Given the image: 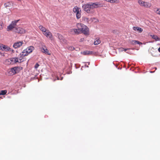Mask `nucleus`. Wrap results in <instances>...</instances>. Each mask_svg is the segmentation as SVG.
Returning <instances> with one entry per match:
<instances>
[{
    "label": "nucleus",
    "mask_w": 160,
    "mask_h": 160,
    "mask_svg": "<svg viewBox=\"0 0 160 160\" xmlns=\"http://www.w3.org/2000/svg\"><path fill=\"white\" fill-rule=\"evenodd\" d=\"M41 51L45 53L46 54L50 55H51V53L45 47L44 48L43 47L40 48Z\"/></svg>",
    "instance_id": "9"
},
{
    "label": "nucleus",
    "mask_w": 160,
    "mask_h": 160,
    "mask_svg": "<svg viewBox=\"0 0 160 160\" xmlns=\"http://www.w3.org/2000/svg\"><path fill=\"white\" fill-rule=\"evenodd\" d=\"M158 50L160 52V47L158 48Z\"/></svg>",
    "instance_id": "34"
},
{
    "label": "nucleus",
    "mask_w": 160,
    "mask_h": 160,
    "mask_svg": "<svg viewBox=\"0 0 160 160\" xmlns=\"http://www.w3.org/2000/svg\"><path fill=\"white\" fill-rule=\"evenodd\" d=\"M58 36L59 39L60 40L61 42L62 41H64V39L63 38V36L61 34L59 33H58L57 34Z\"/></svg>",
    "instance_id": "21"
},
{
    "label": "nucleus",
    "mask_w": 160,
    "mask_h": 160,
    "mask_svg": "<svg viewBox=\"0 0 160 160\" xmlns=\"http://www.w3.org/2000/svg\"><path fill=\"white\" fill-rule=\"evenodd\" d=\"M16 62H17V59L12 58L5 60L4 63L6 65H9L14 64L16 63Z\"/></svg>",
    "instance_id": "5"
},
{
    "label": "nucleus",
    "mask_w": 160,
    "mask_h": 160,
    "mask_svg": "<svg viewBox=\"0 0 160 160\" xmlns=\"http://www.w3.org/2000/svg\"><path fill=\"white\" fill-rule=\"evenodd\" d=\"M19 20H17L12 21L11 23L7 27V31L9 32L14 29V32L16 33L20 34L25 33V31L24 29L17 26V24Z\"/></svg>",
    "instance_id": "1"
},
{
    "label": "nucleus",
    "mask_w": 160,
    "mask_h": 160,
    "mask_svg": "<svg viewBox=\"0 0 160 160\" xmlns=\"http://www.w3.org/2000/svg\"><path fill=\"white\" fill-rule=\"evenodd\" d=\"M98 5H99V4H98ZM99 5H100V4H99ZM98 5H98V6L99 7Z\"/></svg>",
    "instance_id": "35"
},
{
    "label": "nucleus",
    "mask_w": 160,
    "mask_h": 160,
    "mask_svg": "<svg viewBox=\"0 0 160 160\" xmlns=\"http://www.w3.org/2000/svg\"><path fill=\"white\" fill-rule=\"evenodd\" d=\"M26 49L29 54L32 52L33 50L34 49V47L33 46H30L28 47Z\"/></svg>",
    "instance_id": "13"
},
{
    "label": "nucleus",
    "mask_w": 160,
    "mask_h": 160,
    "mask_svg": "<svg viewBox=\"0 0 160 160\" xmlns=\"http://www.w3.org/2000/svg\"><path fill=\"white\" fill-rule=\"evenodd\" d=\"M23 43L22 41H19L14 43L13 47L15 49L20 48Z\"/></svg>",
    "instance_id": "7"
},
{
    "label": "nucleus",
    "mask_w": 160,
    "mask_h": 160,
    "mask_svg": "<svg viewBox=\"0 0 160 160\" xmlns=\"http://www.w3.org/2000/svg\"><path fill=\"white\" fill-rule=\"evenodd\" d=\"M0 50L6 52L11 51L12 53H14V50L13 49L11 48L8 46L3 44L2 45Z\"/></svg>",
    "instance_id": "6"
},
{
    "label": "nucleus",
    "mask_w": 160,
    "mask_h": 160,
    "mask_svg": "<svg viewBox=\"0 0 160 160\" xmlns=\"http://www.w3.org/2000/svg\"><path fill=\"white\" fill-rule=\"evenodd\" d=\"M152 38L153 39H154L156 41H160V38H158L157 36L156 35H151V36Z\"/></svg>",
    "instance_id": "25"
},
{
    "label": "nucleus",
    "mask_w": 160,
    "mask_h": 160,
    "mask_svg": "<svg viewBox=\"0 0 160 160\" xmlns=\"http://www.w3.org/2000/svg\"><path fill=\"white\" fill-rule=\"evenodd\" d=\"M69 49L70 50H71V51H72L73 50L74 48V47H73V46H70L69 47Z\"/></svg>",
    "instance_id": "32"
},
{
    "label": "nucleus",
    "mask_w": 160,
    "mask_h": 160,
    "mask_svg": "<svg viewBox=\"0 0 160 160\" xmlns=\"http://www.w3.org/2000/svg\"><path fill=\"white\" fill-rule=\"evenodd\" d=\"M6 90H1L0 91V95H4L7 93Z\"/></svg>",
    "instance_id": "28"
},
{
    "label": "nucleus",
    "mask_w": 160,
    "mask_h": 160,
    "mask_svg": "<svg viewBox=\"0 0 160 160\" xmlns=\"http://www.w3.org/2000/svg\"><path fill=\"white\" fill-rule=\"evenodd\" d=\"M14 68L15 69L16 73L19 72L22 69V68L20 67H14Z\"/></svg>",
    "instance_id": "19"
},
{
    "label": "nucleus",
    "mask_w": 160,
    "mask_h": 160,
    "mask_svg": "<svg viewBox=\"0 0 160 160\" xmlns=\"http://www.w3.org/2000/svg\"><path fill=\"white\" fill-rule=\"evenodd\" d=\"M39 66V65L38 63H37L35 65L34 68L35 69H37V68Z\"/></svg>",
    "instance_id": "33"
},
{
    "label": "nucleus",
    "mask_w": 160,
    "mask_h": 160,
    "mask_svg": "<svg viewBox=\"0 0 160 160\" xmlns=\"http://www.w3.org/2000/svg\"><path fill=\"white\" fill-rule=\"evenodd\" d=\"M83 21L85 22L89 23V18L86 17H84L83 18Z\"/></svg>",
    "instance_id": "29"
},
{
    "label": "nucleus",
    "mask_w": 160,
    "mask_h": 160,
    "mask_svg": "<svg viewBox=\"0 0 160 160\" xmlns=\"http://www.w3.org/2000/svg\"><path fill=\"white\" fill-rule=\"evenodd\" d=\"M20 56V57L18 58H16L17 59V62H21L24 61V59L23 58L24 57H22V55Z\"/></svg>",
    "instance_id": "11"
},
{
    "label": "nucleus",
    "mask_w": 160,
    "mask_h": 160,
    "mask_svg": "<svg viewBox=\"0 0 160 160\" xmlns=\"http://www.w3.org/2000/svg\"><path fill=\"white\" fill-rule=\"evenodd\" d=\"M70 33L72 34H78L80 33V31L78 30V28L77 29H73L70 30Z\"/></svg>",
    "instance_id": "10"
},
{
    "label": "nucleus",
    "mask_w": 160,
    "mask_h": 160,
    "mask_svg": "<svg viewBox=\"0 0 160 160\" xmlns=\"http://www.w3.org/2000/svg\"><path fill=\"white\" fill-rule=\"evenodd\" d=\"M92 53V52L88 51H86L82 52V54L84 55H89Z\"/></svg>",
    "instance_id": "24"
},
{
    "label": "nucleus",
    "mask_w": 160,
    "mask_h": 160,
    "mask_svg": "<svg viewBox=\"0 0 160 160\" xmlns=\"http://www.w3.org/2000/svg\"><path fill=\"white\" fill-rule=\"evenodd\" d=\"M138 2L141 6L145 8H150L152 6L151 3L141 0H138Z\"/></svg>",
    "instance_id": "4"
},
{
    "label": "nucleus",
    "mask_w": 160,
    "mask_h": 160,
    "mask_svg": "<svg viewBox=\"0 0 160 160\" xmlns=\"http://www.w3.org/2000/svg\"><path fill=\"white\" fill-rule=\"evenodd\" d=\"M131 43L132 44H142V43L140 42L135 40H133L131 42Z\"/></svg>",
    "instance_id": "26"
},
{
    "label": "nucleus",
    "mask_w": 160,
    "mask_h": 160,
    "mask_svg": "<svg viewBox=\"0 0 160 160\" xmlns=\"http://www.w3.org/2000/svg\"><path fill=\"white\" fill-rule=\"evenodd\" d=\"M43 34L47 38L50 39H51L52 38V34L48 30H47Z\"/></svg>",
    "instance_id": "8"
},
{
    "label": "nucleus",
    "mask_w": 160,
    "mask_h": 160,
    "mask_svg": "<svg viewBox=\"0 0 160 160\" xmlns=\"http://www.w3.org/2000/svg\"><path fill=\"white\" fill-rule=\"evenodd\" d=\"M101 42V41L100 40L99 38H97L95 39L94 42V44L95 45H97L98 44L100 43Z\"/></svg>",
    "instance_id": "22"
},
{
    "label": "nucleus",
    "mask_w": 160,
    "mask_h": 160,
    "mask_svg": "<svg viewBox=\"0 0 160 160\" xmlns=\"http://www.w3.org/2000/svg\"><path fill=\"white\" fill-rule=\"evenodd\" d=\"M119 49L121 51H122L124 50L125 51H127V50L128 49H124L123 48H120Z\"/></svg>",
    "instance_id": "31"
},
{
    "label": "nucleus",
    "mask_w": 160,
    "mask_h": 160,
    "mask_svg": "<svg viewBox=\"0 0 160 160\" xmlns=\"http://www.w3.org/2000/svg\"><path fill=\"white\" fill-rule=\"evenodd\" d=\"M77 27L78 30L80 31V33L82 32L86 35L89 34V28L86 26L82 23H78L77 24Z\"/></svg>",
    "instance_id": "3"
},
{
    "label": "nucleus",
    "mask_w": 160,
    "mask_h": 160,
    "mask_svg": "<svg viewBox=\"0 0 160 160\" xmlns=\"http://www.w3.org/2000/svg\"><path fill=\"white\" fill-rule=\"evenodd\" d=\"M29 53L27 52L26 49L24 50L20 54V55H22V57H24L27 56Z\"/></svg>",
    "instance_id": "15"
},
{
    "label": "nucleus",
    "mask_w": 160,
    "mask_h": 160,
    "mask_svg": "<svg viewBox=\"0 0 160 160\" xmlns=\"http://www.w3.org/2000/svg\"><path fill=\"white\" fill-rule=\"evenodd\" d=\"M81 11L80 8L78 7L77 6L73 8V12L75 13L79 12Z\"/></svg>",
    "instance_id": "17"
},
{
    "label": "nucleus",
    "mask_w": 160,
    "mask_h": 160,
    "mask_svg": "<svg viewBox=\"0 0 160 160\" xmlns=\"http://www.w3.org/2000/svg\"><path fill=\"white\" fill-rule=\"evenodd\" d=\"M9 73L12 75H14L16 73L14 67L11 68L10 71H9Z\"/></svg>",
    "instance_id": "18"
},
{
    "label": "nucleus",
    "mask_w": 160,
    "mask_h": 160,
    "mask_svg": "<svg viewBox=\"0 0 160 160\" xmlns=\"http://www.w3.org/2000/svg\"><path fill=\"white\" fill-rule=\"evenodd\" d=\"M39 28L43 34L47 30V29L42 25H40Z\"/></svg>",
    "instance_id": "16"
},
{
    "label": "nucleus",
    "mask_w": 160,
    "mask_h": 160,
    "mask_svg": "<svg viewBox=\"0 0 160 160\" xmlns=\"http://www.w3.org/2000/svg\"><path fill=\"white\" fill-rule=\"evenodd\" d=\"M4 27V24L3 22L2 21H0V30H2Z\"/></svg>",
    "instance_id": "23"
},
{
    "label": "nucleus",
    "mask_w": 160,
    "mask_h": 160,
    "mask_svg": "<svg viewBox=\"0 0 160 160\" xmlns=\"http://www.w3.org/2000/svg\"><path fill=\"white\" fill-rule=\"evenodd\" d=\"M81 11H79V12L76 13V17L77 19H79L81 17Z\"/></svg>",
    "instance_id": "27"
},
{
    "label": "nucleus",
    "mask_w": 160,
    "mask_h": 160,
    "mask_svg": "<svg viewBox=\"0 0 160 160\" xmlns=\"http://www.w3.org/2000/svg\"><path fill=\"white\" fill-rule=\"evenodd\" d=\"M12 2H8L4 4V6L5 8H8L12 6Z\"/></svg>",
    "instance_id": "14"
},
{
    "label": "nucleus",
    "mask_w": 160,
    "mask_h": 160,
    "mask_svg": "<svg viewBox=\"0 0 160 160\" xmlns=\"http://www.w3.org/2000/svg\"><path fill=\"white\" fill-rule=\"evenodd\" d=\"M98 2H89L82 6V8L84 11L88 13H93L94 12V9L98 8Z\"/></svg>",
    "instance_id": "2"
},
{
    "label": "nucleus",
    "mask_w": 160,
    "mask_h": 160,
    "mask_svg": "<svg viewBox=\"0 0 160 160\" xmlns=\"http://www.w3.org/2000/svg\"><path fill=\"white\" fill-rule=\"evenodd\" d=\"M107 2L111 3H118L119 2L118 0H105Z\"/></svg>",
    "instance_id": "20"
},
{
    "label": "nucleus",
    "mask_w": 160,
    "mask_h": 160,
    "mask_svg": "<svg viewBox=\"0 0 160 160\" xmlns=\"http://www.w3.org/2000/svg\"><path fill=\"white\" fill-rule=\"evenodd\" d=\"M133 29L134 31H138L139 33H141L143 31V29L142 28L137 27H133Z\"/></svg>",
    "instance_id": "12"
},
{
    "label": "nucleus",
    "mask_w": 160,
    "mask_h": 160,
    "mask_svg": "<svg viewBox=\"0 0 160 160\" xmlns=\"http://www.w3.org/2000/svg\"><path fill=\"white\" fill-rule=\"evenodd\" d=\"M156 13L160 15V9H158L156 11Z\"/></svg>",
    "instance_id": "30"
}]
</instances>
